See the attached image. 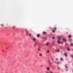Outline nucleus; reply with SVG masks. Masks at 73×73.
Instances as JSON below:
<instances>
[{
	"mask_svg": "<svg viewBox=\"0 0 73 73\" xmlns=\"http://www.w3.org/2000/svg\"><path fill=\"white\" fill-rule=\"evenodd\" d=\"M60 64V62H57V64Z\"/></svg>",
	"mask_w": 73,
	"mask_h": 73,
	"instance_id": "nucleus-14",
	"label": "nucleus"
},
{
	"mask_svg": "<svg viewBox=\"0 0 73 73\" xmlns=\"http://www.w3.org/2000/svg\"><path fill=\"white\" fill-rule=\"evenodd\" d=\"M47 70L49 71V70H50V67H48L47 68Z\"/></svg>",
	"mask_w": 73,
	"mask_h": 73,
	"instance_id": "nucleus-6",
	"label": "nucleus"
},
{
	"mask_svg": "<svg viewBox=\"0 0 73 73\" xmlns=\"http://www.w3.org/2000/svg\"><path fill=\"white\" fill-rule=\"evenodd\" d=\"M1 26H3V24H1Z\"/></svg>",
	"mask_w": 73,
	"mask_h": 73,
	"instance_id": "nucleus-29",
	"label": "nucleus"
},
{
	"mask_svg": "<svg viewBox=\"0 0 73 73\" xmlns=\"http://www.w3.org/2000/svg\"><path fill=\"white\" fill-rule=\"evenodd\" d=\"M64 56H67V53H65L64 54Z\"/></svg>",
	"mask_w": 73,
	"mask_h": 73,
	"instance_id": "nucleus-9",
	"label": "nucleus"
},
{
	"mask_svg": "<svg viewBox=\"0 0 73 73\" xmlns=\"http://www.w3.org/2000/svg\"><path fill=\"white\" fill-rule=\"evenodd\" d=\"M39 56L40 57H41L42 56V53H40L39 54Z\"/></svg>",
	"mask_w": 73,
	"mask_h": 73,
	"instance_id": "nucleus-5",
	"label": "nucleus"
},
{
	"mask_svg": "<svg viewBox=\"0 0 73 73\" xmlns=\"http://www.w3.org/2000/svg\"><path fill=\"white\" fill-rule=\"evenodd\" d=\"M53 32H55V30H52Z\"/></svg>",
	"mask_w": 73,
	"mask_h": 73,
	"instance_id": "nucleus-20",
	"label": "nucleus"
},
{
	"mask_svg": "<svg viewBox=\"0 0 73 73\" xmlns=\"http://www.w3.org/2000/svg\"><path fill=\"white\" fill-rule=\"evenodd\" d=\"M54 29L56 30L57 29V28H56V27H54Z\"/></svg>",
	"mask_w": 73,
	"mask_h": 73,
	"instance_id": "nucleus-25",
	"label": "nucleus"
},
{
	"mask_svg": "<svg viewBox=\"0 0 73 73\" xmlns=\"http://www.w3.org/2000/svg\"><path fill=\"white\" fill-rule=\"evenodd\" d=\"M67 49L68 50V51H70V48H67Z\"/></svg>",
	"mask_w": 73,
	"mask_h": 73,
	"instance_id": "nucleus-10",
	"label": "nucleus"
},
{
	"mask_svg": "<svg viewBox=\"0 0 73 73\" xmlns=\"http://www.w3.org/2000/svg\"><path fill=\"white\" fill-rule=\"evenodd\" d=\"M56 60H58V59L57 58H56Z\"/></svg>",
	"mask_w": 73,
	"mask_h": 73,
	"instance_id": "nucleus-31",
	"label": "nucleus"
},
{
	"mask_svg": "<svg viewBox=\"0 0 73 73\" xmlns=\"http://www.w3.org/2000/svg\"><path fill=\"white\" fill-rule=\"evenodd\" d=\"M68 37L69 38H70V37H72V36H70V35H69V36H68Z\"/></svg>",
	"mask_w": 73,
	"mask_h": 73,
	"instance_id": "nucleus-18",
	"label": "nucleus"
},
{
	"mask_svg": "<svg viewBox=\"0 0 73 73\" xmlns=\"http://www.w3.org/2000/svg\"><path fill=\"white\" fill-rule=\"evenodd\" d=\"M70 44H71V46H73V43H71Z\"/></svg>",
	"mask_w": 73,
	"mask_h": 73,
	"instance_id": "nucleus-19",
	"label": "nucleus"
},
{
	"mask_svg": "<svg viewBox=\"0 0 73 73\" xmlns=\"http://www.w3.org/2000/svg\"><path fill=\"white\" fill-rule=\"evenodd\" d=\"M63 60V59L62 58H61V60Z\"/></svg>",
	"mask_w": 73,
	"mask_h": 73,
	"instance_id": "nucleus-30",
	"label": "nucleus"
},
{
	"mask_svg": "<svg viewBox=\"0 0 73 73\" xmlns=\"http://www.w3.org/2000/svg\"><path fill=\"white\" fill-rule=\"evenodd\" d=\"M58 39L60 40V36H58Z\"/></svg>",
	"mask_w": 73,
	"mask_h": 73,
	"instance_id": "nucleus-16",
	"label": "nucleus"
},
{
	"mask_svg": "<svg viewBox=\"0 0 73 73\" xmlns=\"http://www.w3.org/2000/svg\"><path fill=\"white\" fill-rule=\"evenodd\" d=\"M56 52H60V50H56Z\"/></svg>",
	"mask_w": 73,
	"mask_h": 73,
	"instance_id": "nucleus-15",
	"label": "nucleus"
},
{
	"mask_svg": "<svg viewBox=\"0 0 73 73\" xmlns=\"http://www.w3.org/2000/svg\"><path fill=\"white\" fill-rule=\"evenodd\" d=\"M54 62V63H55V64H57V62Z\"/></svg>",
	"mask_w": 73,
	"mask_h": 73,
	"instance_id": "nucleus-27",
	"label": "nucleus"
},
{
	"mask_svg": "<svg viewBox=\"0 0 73 73\" xmlns=\"http://www.w3.org/2000/svg\"><path fill=\"white\" fill-rule=\"evenodd\" d=\"M71 57H72V58H73V55H71Z\"/></svg>",
	"mask_w": 73,
	"mask_h": 73,
	"instance_id": "nucleus-28",
	"label": "nucleus"
},
{
	"mask_svg": "<svg viewBox=\"0 0 73 73\" xmlns=\"http://www.w3.org/2000/svg\"><path fill=\"white\" fill-rule=\"evenodd\" d=\"M40 66L41 68H42V66H42V65H41Z\"/></svg>",
	"mask_w": 73,
	"mask_h": 73,
	"instance_id": "nucleus-26",
	"label": "nucleus"
},
{
	"mask_svg": "<svg viewBox=\"0 0 73 73\" xmlns=\"http://www.w3.org/2000/svg\"><path fill=\"white\" fill-rule=\"evenodd\" d=\"M48 63H49V64H50V62H48Z\"/></svg>",
	"mask_w": 73,
	"mask_h": 73,
	"instance_id": "nucleus-33",
	"label": "nucleus"
},
{
	"mask_svg": "<svg viewBox=\"0 0 73 73\" xmlns=\"http://www.w3.org/2000/svg\"><path fill=\"white\" fill-rule=\"evenodd\" d=\"M53 44H54V42H53Z\"/></svg>",
	"mask_w": 73,
	"mask_h": 73,
	"instance_id": "nucleus-35",
	"label": "nucleus"
},
{
	"mask_svg": "<svg viewBox=\"0 0 73 73\" xmlns=\"http://www.w3.org/2000/svg\"><path fill=\"white\" fill-rule=\"evenodd\" d=\"M29 36H32V35L31 34H29Z\"/></svg>",
	"mask_w": 73,
	"mask_h": 73,
	"instance_id": "nucleus-24",
	"label": "nucleus"
},
{
	"mask_svg": "<svg viewBox=\"0 0 73 73\" xmlns=\"http://www.w3.org/2000/svg\"><path fill=\"white\" fill-rule=\"evenodd\" d=\"M13 28H15V26H13Z\"/></svg>",
	"mask_w": 73,
	"mask_h": 73,
	"instance_id": "nucleus-23",
	"label": "nucleus"
},
{
	"mask_svg": "<svg viewBox=\"0 0 73 73\" xmlns=\"http://www.w3.org/2000/svg\"><path fill=\"white\" fill-rule=\"evenodd\" d=\"M63 41H64V42H65L66 41V40L65 39H64V38L63 39Z\"/></svg>",
	"mask_w": 73,
	"mask_h": 73,
	"instance_id": "nucleus-12",
	"label": "nucleus"
},
{
	"mask_svg": "<svg viewBox=\"0 0 73 73\" xmlns=\"http://www.w3.org/2000/svg\"><path fill=\"white\" fill-rule=\"evenodd\" d=\"M45 73H48V72H46Z\"/></svg>",
	"mask_w": 73,
	"mask_h": 73,
	"instance_id": "nucleus-32",
	"label": "nucleus"
},
{
	"mask_svg": "<svg viewBox=\"0 0 73 73\" xmlns=\"http://www.w3.org/2000/svg\"><path fill=\"white\" fill-rule=\"evenodd\" d=\"M43 35H46V32H43Z\"/></svg>",
	"mask_w": 73,
	"mask_h": 73,
	"instance_id": "nucleus-7",
	"label": "nucleus"
},
{
	"mask_svg": "<svg viewBox=\"0 0 73 73\" xmlns=\"http://www.w3.org/2000/svg\"><path fill=\"white\" fill-rule=\"evenodd\" d=\"M47 53H49V50H48L47 51Z\"/></svg>",
	"mask_w": 73,
	"mask_h": 73,
	"instance_id": "nucleus-17",
	"label": "nucleus"
},
{
	"mask_svg": "<svg viewBox=\"0 0 73 73\" xmlns=\"http://www.w3.org/2000/svg\"><path fill=\"white\" fill-rule=\"evenodd\" d=\"M26 33L27 35L28 36V35H29V31L27 30H26Z\"/></svg>",
	"mask_w": 73,
	"mask_h": 73,
	"instance_id": "nucleus-2",
	"label": "nucleus"
},
{
	"mask_svg": "<svg viewBox=\"0 0 73 73\" xmlns=\"http://www.w3.org/2000/svg\"><path fill=\"white\" fill-rule=\"evenodd\" d=\"M34 46H36V44H34Z\"/></svg>",
	"mask_w": 73,
	"mask_h": 73,
	"instance_id": "nucleus-34",
	"label": "nucleus"
},
{
	"mask_svg": "<svg viewBox=\"0 0 73 73\" xmlns=\"http://www.w3.org/2000/svg\"><path fill=\"white\" fill-rule=\"evenodd\" d=\"M65 67L66 68V71H68V67L67 66V65L66 64L65 65Z\"/></svg>",
	"mask_w": 73,
	"mask_h": 73,
	"instance_id": "nucleus-1",
	"label": "nucleus"
},
{
	"mask_svg": "<svg viewBox=\"0 0 73 73\" xmlns=\"http://www.w3.org/2000/svg\"><path fill=\"white\" fill-rule=\"evenodd\" d=\"M52 39H54V38H55V37H52Z\"/></svg>",
	"mask_w": 73,
	"mask_h": 73,
	"instance_id": "nucleus-22",
	"label": "nucleus"
},
{
	"mask_svg": "<svg viewBox=\"0 0 73 73\" xmlns=\"http://www.w3.org/2000/svg\"><path fill=\"white\" fill-rule=\"evenodd\" d=\"M33 41H36V38H33Z\"/></svg>",
	"mask_w": 73,
	"mask_h": 73,
	"instance_id": "nucleus-8",
	"label": "nucleus"
},
{
	"mask_svg": "<svg viewBox=\"0 0 73 73\" xmlns=\"http://www.w3.org/2000/svg\"><path fill=\"white\" fill-rule=\"evenodd\" d=\"M58 43H59V44H61V43L62 44H63V42H60V40H58Z\"/></svg>",
	"mask_w": 73,
	"mask_h": 73,
	"instance_id": "nucleus-3",
	"label": "nucleus"
},
{
	"mask_svg": "<svg viewBox=\"0 0 73 73\" xmlns=\"http://www.w3.org/2000/svg\"><path fill=\"white\" fill-rule=\"evenodd\" d=\"M38 51H41V48H40V46H39V47L38 48Z\"/></svg>",
	"mask_w": 73,
	"mask_h": 73,
	"instance_id": "nucleus-4",
	"label": "nucleus"
},
{
	"mask_svg": "<svg viewBox=\"0 0 73 73\" xmlns=\"http://www.w3.org/2000/svg\"><path fill=\"white\" fill-rule=\"evenodd\" d=\"M49 44V42H48V43H46V45H48Z\"/></svg>",
	"mask_w": 73,
	"mask_h": 73,
	"instance_id": "nucleus-13",
	"label": "nucleus"
},
{
	"mask_svg": "<svg viewBox=\"0 0 73 73\" xmlns=\"http://www.w3.org/2000/svg\"><path fill=\"white\" fill-rule=\"evenodd\" d=\"M50 73H53V72L52 71H50Z\"/></svg>",
	"mask_w": 73,
	"mask_h": 73,
	"instance_id": "nucleus-21",
	"label": "nucleus"
},
{
	"mask_svg": "<svg viewBox=\"0 0 73 73\" xmlns=\"http://www.w3.org/2000/svg\"><path fill=\"white\" fill-rule=\"evenodd\" d=\"M37 37H40V34H38L37 35Z\"/></svg>",
	"mask_w": 73,
	"mask_h": 73,
	"instance_id": "nucleus-11",
	"label": "nucleus"
}]
</instances>
